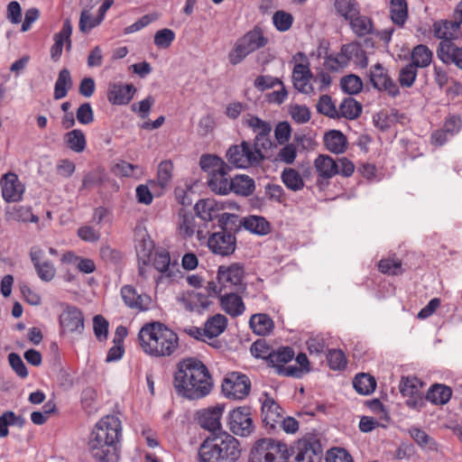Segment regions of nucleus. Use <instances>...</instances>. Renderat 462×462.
<instances>
[{
	"mask_svg": "<svg viewBox=\"0 0 462 462\" xmlns=\"http://www.w3.org/2000/svg\"><path fill=\"white\" fill-rule=\"evenodd\" d=\"M362 113V105L353 97L345 98L338 108L339 117L346 119H356Z\"/></svg>",
	"mask_w": 462,
	"mask_h": 462,
	"instance_id": "nucleus-42",
	"label": "nucleus"
},
{
	"mask_svg": "<svg viewBox=\"0 0 462 462\" xmlns=\"http://www.w3.org/2000/svg\"><path fill=\"white\" fill-rule=\"evenodd\" d=\"M317 111L329 118H339L338 110L336 108L332 98L328 95H322L317 105Z\"/></svg>",
	"mask_w": 462,
	"mask_h": 462,
	"instance_id": "nucleus-49",
	"label": "nucleus"
},
{
	"mask_svg": "<svg viewBox=\"0 0 462 462\" xmlns=\"http://www.w3.org/2000/svg\"><path fill=\"white\" fill-rule=\"evenodd\" d=\"M244 124L256 134L255 136L270 135L273 129L269 122L251 115L248 116V118L245 119Z\"/></svg>",
	"mask_w": 462,
	"mask_h": 462,
	"instance_id": "nucleus-46",
	"label": "nucleus"
},
{
	"mask_svg": "<svg viewBox=\"0 0 462 462\" xmlns=\"http://www.w3.org/2000/svg\"><path fill=\"white\" fill-rule=\"evenodd\" d=\"M231 191L243 197L253 194L255 185L254 180L247 175H237L231 180Z\"/></svg>",
	"mask_w": 462,
	"mask_h": 462,
	"instance_id": "nucleus-39",
	"label": "nucleus"
},
{
	"mask_svg": "<svg viewBox=\"0 0 462 462\" xmlns=\"http://www.w3.org/2000/svg\"><path fill=\"white\" fill-rule=\"evenodd\" d=\"M108 321L101 315H97L93 319V329L96 337L99 341L106 340L108 334Z\"/></svg>",
	"mask_w": 462,
	"mask_h": 462,
	"instance_id": "nucleus-62",
	"label": "nucleus"
},
{
	"mask_svg": "<svg viewBox=\"0 0 462 462\" xmlns=\"http://www.w3.org/2000/svg\"><path fill=\"white\" fill-rule=\"evenodd\" d=\"M324 142L327 149L334 153H342L347 146V140L338 130H332L325 134Z\"/></svg>",
	"mask_w": 462,
	"mask_h": 462,
	"instance_id": "nucleus-34",
	"label": "nucleus"
},
{
	"mask_svg": "<svg viewBox=\"0 0 462 462\" xmlns=\"http://www.w3.org/2000/svg\"><path fill=\"white\" fill-rule=\"evenodd\" d=\"M236 225V228L243 225L246 230L256 235L263 236L270 232L269 222L264 217L259 216H249L243 220H239L237 217Z\"/></svg>",
	"mask_w": 462,
	"mask_h": 462,
	"instance_id": "nucleus-29",
	"label": "nucleus"
},
{
	"mask_svg": "<svg viewBox=\"0 0 462 462\" xmlns=\"http://www.w3.org/2000/svg\"><path fill=\"white\" fill-rule=\"evenodd\" d=\"M381 273L388 275H400L402 273V262L399 259H382L378 263Z\"/></svg>",
	"mask_w": 462,
	"mask_h": 462,
	"instance_id": "nucleus-55",
	"label": "nucleus"
},
{
	"mask_svg": "<svg viewBox=\"0 0 462 462\" xmlns=\"http://www.w3.org/2000/svg\"><path fill=\"white\" fill-rule=\"evenodd\" d=\"M353 32L357 36H365L372 32L373 23L370 18L357 14L350 20Z\"/></svg>",
	"mask_w": 462,
	"mask_h": 462,
	"instance_id": "nucleus-50",
	"label": "nucleus"
},
{
	"mask_svg": "<svg viewBox=\"0 0 462 462\" xmlns=\"http://www.w3.org/2000/svg\"><path fill=\"white\" fill-rule=\"evenodd\" d=\"M282 180L288 189L294 191L301 189L304 186L301 176L294 169H285L282 171Z\"/></svg>",
	"mask_w": 462,
	"mask_h": 462,
	"instance_id": "nucleus-48",
	"label": "nucleus"
},
{
	"mask_svg": "<svg viewBox=\"0 0 462 462\" xmlns=\"http://www.w3.org/2000/svg\"><path fill=\"white\" fill-rule=\"evenodd\" d=\"M121 421L113 415L104 417L95 427L88 442L93 457L100 462H117Z\"/></svg>",
	"mask_w": 462,
	"mask_h": 462,
	"instance_id": "nucleus-2",
	"label": "nucleus"
},
{
	"mask_svg": "<svg viewBox=\"0 0 462 462\" xmlns=\"http://www.w3.org/2000/svg\"><path fill=\"white\" fill-rule=\"evenodd\" d=\"M228 165L223 166L217 169L214 172H210V177L208 180L209 189L219 195H226L231 189V180H228Z\"/></svg>",
	"mask_w": 462,
	"mask_h": 462,
	"instance_id": "nucleus-23",
	"label": "nucleus"
},
{
	"mask_svg": "<svg viewBox=\"0 0 462 462\" xmlns=\"http://www.w3.org/2000/svg\"><path fill=\"white\" fill-rule=\"evenodd\" d=\"M222 310L231 317H238L245 310L242 298L236 293H226L220 297Z\"/></svg>",
	"mask_w": 462,
	"mask_h": 462,
	"instance_id": "nucleus-27",
	"label": "nucleus"
},
{
	"mask_svg": "<svg viewBox=\"0 0 462 462\" xmlns=\"http://www.w3.org/2000/svg\"><path fill=\"white\" fill-rule=\"evenodd\" d=\"M229 430L237 436H249L254 430L253 420L249 408L239 407L229 414Z\"/></svg>",
	"mask_w": 462,
	"mask_h": 462,
	"instance_id": "nucleus-14",
	"label": "nucleus"
},
{
	"mask_svg": "<svg viewBox=\"0 0 462 462\" xmlns=\"http://www.w3.org/2000/svg\"><path fill=\"white\" fill-rule=\"evenodd\" d=\"M93 8L94 7L84 6L81 11L79 23V31L83 33H88L93 28L99 25V24H96L97 16L92 17V15H91L90 12Z\"/></svg>",
	"mask_w": 462,
	"mask_h": 462,
	"instance_id": "nucleus-54",
	"label": "nucleus"
},
{
	"mask_svg": "<svg viewBox=\"0 0 462 462\" xmlns=\"http://www.w3.org/2000/svg\"><path fill=\"white\" fill-rule=\"evenodd\" d=\"M329 367L332 370H341L346 365L345 354L338 349H330L327 355Z\"/></svg>",
	"mask_w": 462,
	"mask_h": 462,
	"instance_id": "nucleus-59",
	"label": "nucleus"
},
{
	"mask_svg": "<svg viewBox=\"0 0 462 462\" xmlns=\"http://www.w3.org/2000/svg\"><path fill=\"white\" fill-rule=\"evenodd\" d=\"M353 386L358 393L368 395L375 390L376 382L372 375L362 373L355 376Z\"/></svg>",
	"mask_w": 462,
	"mask_h": 462,
	"instance_id": "nucleus-41",
	"label": "nucleus"
},
{
	"mask_svg": "<svg viewBox=\"0 0 462 462\" xmlns=\"http://www.w3.org/2000/svg\"><path fill=\"white\" fill-rule=\"evenodd\" d=\"M231 223L228 227L221 228V231L213 233L208 239L209 250L221 256L231 255L236 247V238L232 233ZM237 228H234L236 230Z\"/></svg>",
	"mask_w": 462,
	"mask_h": 462,
	"instance_id": "nucleus-11",
	"label": "nucleus"
},
{
	"mask_svg": "<svg viewBox=\"0 0 462 462\" xmlns=\"http://www.w3.org/2000/svg\"><path fill=\"white\" fill-rule=\"evenodd\" d=\"M31 261L39 278L43 282H51L56 274L54 264L49 261H42L43 251L38 247H32L30 251Z\"/></svg>",
	"mask_w": 462,
	"mask_h": 462,
	"instance_id": "nucleus-21",
	"label": "nucleus"
},
{
	"mask_svg": "<svg viewBox=\"0 0 462 462\" xmlns=\"http://www.w3.org/2000/svg\"><path fill=\"white\" fill-rule=\"evenodd\" d=\"M411 437L414 441L426 451H437L438 443L433 438L427 434L423 430L420 428H411L409 430Z\"/></svg>",
	"mask_w": 462,
	"mask_h": 462,
	"instance_id": "nucleus-40",
	"label": "nucleus"
},
{
	"mask_svg": "<svg viewBox=\"0 0 462 462\" xmlns=\"http://www.w3.org/2000/svg\"><path fill=\"white\" fill-rule=\"evenodd\" d=\"M175 39V33L171 29H162L154 35V44L158 48L166 49L171 46Z\"/></svg>",
	"mask_w": 462,
	"mask_h": 462,
	"instance_id": "nucleus-61",
	"label": "nucleus"
},
{
	"mask_svg": "<svg viewBox=\"0 0 462 462\" xmlns=\"http://www.w3.org/2000/svg\"><path fill=\"white\" fill-rule=\"evenodd\" d=\"M212 386L209 371L200 360L189 357L177 364L173 387L179 396L192 401L199 400L207 396Z\"/></svg>",
	"mask_w": 462,
	"mask_h": 462,
	"instance_id": "nucleus-1",
	"label": "nucleus"
},
{
	"mask_svg": "<svg viewBox=\"0 0 462 462\" xmlns=\"http://www.w3.org/2000/svg\"><path fill=\"white\" fill-rule=\"evenodd\" d=\"M154 268L160 273H167L170 269L171 256L164 249L155 251L152 259Z\"/></svg>",
	"mask_w": 462,
	"mask_h": 462,
	"instance_id": "nucleus-57",
	"label": "nucleus"
},
{
	"mask_svg": "<svg viewBox=\"0 0 462 462\" xmlns=\"http://www.w3.org/2000/svg\"><path fill=\"white\" fill-rule=\"evenodd\" d=\"M340 86L344 92L350 95L358 94L363 89L361 79L354 74L343 77L340 81Z\"/></svg>",
	"mask_w": 462,
	"mask_h": 462,
	"instance_id": "nucleus-51",
	"label": "nucleus"
},
{
	"mask_svg": "<svg viewBox=\"0 0 462 462\" xmlns=\"http://www.w3.org/2000/svg\"><path fill=\"white\" fill-rule=\"evenodd\" d=\"M294 351L290 346H282L276 350H272L269 354L268 365L275 369L276 374L283 376H292L299 378L302 374V370L295 365L284 366L285 364L291 361L294 357Z\"/></svg>",
	"mask_w": 462,
	"mask_h": 462,
	"instance_id": "nucleus-10",
	"label": "nucleus"
},
{
	"mask_svg": "<svg viewBox=\"0 0 462 462\" xmlns=\"http://www.w3.org/2000/svg\"><path fill=\"white\" fill-rule=\"evenodd\" d=\"M226 208V203L217 201L214 199H199L194 206L196 215L203 221L209 222L217 219L220 228L228 227L231 223V229L236 228L237 216L229 213H220Z\"/></svg>",
	"mask_w": 462,
	"mask_h": 462,
	"instance_id": "nucleus-6",
	"label": "nucleus"
},
{
	"mask_svg": "<svg viewBox=\"0 0 462 462\" xmlns=\"http://www.w3.org/2000/svg\"><path fill=\"white\" fill-rule=\"evenodd\" d=\"M335 7L340 15L349 21L359 14L358 5L355 0H337Z\"/></svg>",
	"mask_w": 462,
	"mask_h": 462,
	"instance_id": "nucleus-47",
	"label": "nucleus"
},
{
	"mask_svg": "<svg viewBox=\"0 0 462 462\" xmlns=\"http://www.w3.org/2000/svg\"><path fill=\"white\" fill-rule=\"evenodd\" d=\"M432 60V51L423 44H419L411 51V62L416 68L428 67Z\"/></svg>",
	"mask_w": 462,
	"mask_h": 462,
	"instance_id": "nucleus-43",
	"label": "nucleus"
},
{
	"mask_svg": "<svg viewBox=\"0 0 462 462\" xmlns=\"http://www.w3.org/2000/svg\"><path fill=\"white\" fill-rule=\"evenodd\" d=\"M64 139L67 146L75 152H82L86 149V137L84 133L79 129L68 132Z\"/></svg>",
	"mask_w": 462,
	"mask_h": 462,
	"instance_id": "nucleus-44",
	"label": "nucleus"
},
{
	"mask_svg": "<svg viewBox=\"0 0 462 462\" xmlns=\"http://www.w3.org/2000/svg\"><path fill=\"white\" fill-rule=\"evenodd\" d=\"M72 87L73 81L69 70L68 69H62L59 72L58 79L54 85V99L59 100L65 97Z\"/></svg>",
	"mask_w": 462,
	"mask_h": 462,
	"instance_id": "nucleus-35",
	"label": "nucleus"
},
{
	"mask_svg": "<svg viewBox=\"0 0 462 462\" xmlns=\"http://www.w3.org/2000/svg\"><path fill=\"white\" fill-rule=\"evenodd\" d=\"M251 389V382L245 374L232 373L222 383L224 394L234 400H242L246 397Z\"/></svg>",
	"mask_w": 462,
	"mask_h": 462,
	"instance_id": "nucleus-12",
	"label": "nucleus"
},
{
	"mask_svg": "<svg viewBox=\"0 0 462 462\" xmlns=\"http://www.w3.org/2000/svg\"><path fill=\"white\" fill-rule=\"evenodd\" d=\"M272 350L264 339L256 340L250 347V351L254 357L265 359L267 363L269 362V354L272 353Z\"/></svg>",
	"mask_w": 462,
	"mask_h": 462,
	"instance_id": "nucleus-63",
	"label": "nucleus"
},
{
	"mask_svg": "<svg viewBox=\"0 0 462 462\" xmlns=\"http://www.w3.org/2000/svg\"><path fill=\"white\" fill-rule=\"evenodd\" d=\"M417 77V68L413 64H407L399 72V83L402 88H411Z\"/></svg>",
	"mask_w": 462,
	"mask_h": 462,
	"instance_id": "nucleus-56",
	"label": "nucleus"
},
{
	"mask_svg": "<svg viewBox=\"0 0 462 462\" xmlns=\"http://www.w3.org/2000/svg\"><path fill=\"white\" fill-rule=\"evenodd\" d=\"M180 234L185 237H191L196 232V218L190 212H186L183 208L180 210ZM199 240L204 239L205 236L201 230H197Z\"/></svg>",
	"mask_w": 462,
	"mask_h": 462,
	"instance_id": "nucleus-28",
	"label": "nucleus"
},
{
	"mask_svg": "<svg viewBox=\"0 0 462 462\" xmlns=\"http://www.w3.org/2000/svg\"><path fill=\"white\" fill-rule=\"evenodd\" d=\"M340 51L342 55L346 57L350 62L352 60L360 66L365 68L367 66V57L365 51L361 48L357 42H351L342 45Z\"/></svg>",
	"mask_w": 462,
	"mask_h": 462,
	"instance_id": "nucleus-36",
	"label": "nucleus"
},
{
	"mask_svg": "<svg viewBox=\"0 0 462 462\" xmlns=\"http://www.w3.org/2000/svg\"><path fill=\"white\" fill-rule=\"evenodd\" d=\"M226 163L219 157L211 154H204L199 160L201 169L204 171H211V172L220 169V167L226 166Z\"/></svg>",
	"mask_w": 462,
	"mask_h": 462,
	"instance_id": "nucleus-60",
	"label": "nucleus"
},
{
	"mask_svg": "<svg viewBox=\"0 0 462 462\" xmlns=\"http://www.w3.org/2000/svg\"><path fill=\"white\" fill-rule=\"evenodd\" d=\"M136 89L132 84L110 83L107 89V100L112 105H127L134 97Z\"/></svg>",
	"mask_w": 462,
	"mask_h": 462,
	"instance_id": "nucleus-22",
	"label": "nucleus"
},
{
	"mask_svg": "<svg viewBox=\"0 0 462 462\" xmlns=\"http://www.w3.org/2000/svg\"><path fill=\"white\" fill-rule=\"evenodd\" d=\"M268 39L263 35L261 28L255 26L237 40L234 49L228 54L229 62L237 65L242 62L250 53L263 48Z\"/></svg>",
	"mask_w": 462,
	"mask_h": 462,
	"instance_id": "nucleus-7",
	"label": "nucleus"
},
{
	"mask_svg": "<svg viewBox=\"0 0 462 462\" xmlns=\"http://www.w3.org/2000/svg\"><path fill=\"white\" fill-rule=\"evenodd\" d=\"M282 417V409L281 406L271 397H265L262 404V418L263 422L266 427L275 429L281 421Z\"/></svg>",
	"mask_w": 462,
	"mask_h": 462,
	"instance_id": "nucleus-24",
	"label": "nucleus"
},
{
	"mask_svg": "<svg viewBox=\"0 0 462 462\" xmlns=\"http://www.w3.org/2000/svg\"><path fill=\"white\" fill-rule=\"evenodd\" d=\"M290 115L298 124H305L310 121L311 113L309 107L301 105H293L290 108Z\"/></svg>",
	"mask_w": 462,
	"mask_h": 462,
	"instance_id": "nucleus-64",
	"label": "nucleus"
},
{
	"mask_svg": "<svg viewBox=\"0 0 462 462\" xmlns=\"http://www.w3.org/2000/svg\"><path fill=\"white\" fill-rule=\"evenodd\" d=\"M121 296L127 307L138 311L147 310L152 303V299L148 294L137 293L131 285H125L121 288Z\"/></svg>",
	"mask_w": 462,
	"mask_h": 462,
	"instance_id": "nucleus-20",
	"label": "nucleus"
},
{
	"mask_svg": "<svg viewBox=\"0 0 462 462\" xmlns=\"http://www.w3.org/2000/svg\"><path fill=\"white\" fill-rule=\"evenodd\" d=\"M422 384L416 377H402L399 390L403 396L408 397L405 404L415 410H420L424 405V398L420 393Z\"/></svg>",
	"mask_w": 462,
	"mask_h": 462,
	"instance_id": "nucleus-15",
	"label": "nucleus"
},
{
	"mask_svg": "<svg viewBox=\"0 0 462 462\" xmlns=\"http://www.w3.org/2000/svg\"><path fill=\"white\" fill-rule=\"evenodd\" d=\"M60 325L64 331L81 334L84 330L82 311L75 306L66 304L60 315Z\"/></svg>",
	"mask_w": 462,
	"mask_h": 462,
	"instance_id": "nucleus-16",
	"label": "nucleus"
},
{
	"mask_svg": "<svg viewBox=\"0 0 462 462\" xmlns=\"http://www.w3.org/2000/svg\"><path fill=\"white\" fill-rule=\"evenodd\" d=\"M390 16L392 22L399 26L403 27L408 19V4L406 0H391L390 2Z\"/></svg>",
	"mask_w": 462,
	"mask_h": 462,
	"instance_id": "nucleus-38",
	"label": "nucleus"
},
{
	"mask_svg": "<svg viewBox=\"0 0 462 462\" xmlns=\"http://www.w3.org/2000/svg\"><path fill=\"white\" fill-rule=\"evenodd\" d=\"M2 196L6 202H17L22 199L24 187L14 172L5 173L1 180Z\"/></svg>",
	"mask_w": 462,
	"mask_h": 462,
	"instance_id": "nucleus-18",
	"label": "nucleus"
},
{
	"mask_svg": "<svg viewBox=\"0 0 462 462\" xmlns=\"http://www.w3.org/2000/svg\"><path fill=\"white\" fill-rule=\"evenodd\" d=\"M240 456L239 441L226 431L208 438L199 449L200 462H236Z\"/></svg>",
	"mask_w": 462,
	"mask_h": 462,
	"instance_id": "nucleus-4",
	"label": "nucleus"
},
{
	"mask_svg": "<svg viewBox=\"0 0 462 462\" xmlns=\"http://www.w3.org/2000/svg\"><path fill=\"white\" fill-rule=\"evenodd\" d=\"M6 214L11 219L22 222L37 223L39 218L32 213L30 207L14 206L6 210Z\"/></svg>",
	"mask_w": 462,
	"mask_h": 462,
	"instance_id": "nucleus-45",
	"label": "nucleus"
},
{
	"mask_svg": "<svg viewBox=\"0 0 462 462\" xmlns=\"http://www.w3.org/2000/svg\"><path fill=\"white\" fill-rule=\"evenodd\" d=\"M222 415V409L216 407L213 409L203 410L199 413V424L211 431L213 436L217 434L220 430V418Z\"/></svg>",
	"mask_w": 462,
	"mask_h": 462,
	"instance_id": "nucleus-26",
	"label": "nucleus"
},
{
	"mask_svg": "<svg viewBox=\"0 0 462 462\" xmlns=\"http://www.w3.org/2000/svg\"><path fill=\"white\" fill-rule=\"evenodd\" d=\"M312 78V73L309 65L302 63L296 64L292 71V79L294 88L301 93L308 94L312 91V87L310 81Z\"/></svg>",
	"mask_w": 462,
	"mask_h": 462,
	"instance_id": "nucleus-25",
	"label": "nucleus"
},
{
	"mask_svg": "<svg viewBox=\"0 0 462 462\" xmlns=\"http://www.w3.org/2000/svg\"><path fill=\"white\" fill-rule=\"evenodd\" d=\"M460 25V22L456 19L454 21L435 22L433 24L434 36L442 41H452L456 37Z\"/></svg>",
	"mask_w": 462,
	"mask_h": 462,
	"instance_id": "nucleus-30",
	"label": "nucleus"
},
{
	"mask_svg": "<svg viewBox=\"0 0 462 462\" xmlns=\"http://www.w3.org/2000/svg\"><path fill=\"white\" fill-rule=\"evenodd\" d=\"M138 340L143 352L155 357L171 356L179 349L178 335L161 322L144 325Z\"/></svg>",
	"mask_w": 462,
	"mask_h": 462,
	"instance_id": "nucleus-3",
	"label": "nucleus"
},
{
	"mask_svg": "<svg viewBox=\"0 0 462 462\" xmlns=\"http://www.w3.org/2000/svg\"><path fill=\"white\" fill-rule=\"evenodd\" d=\"M452 395L450 387L435 383L428 391L426 399L434 404L443 405L448 402Z\"/></svg>",
	"mask_w": 462,
	"mask_h": 462,
	"instance_id": "nucleus-37",
	"label": "nucleus"
},
{
	"mask_svg": "<svg viewBox=\"0 0 462 462\" xmlns=\"http://www.w3.org/2000/svg\"><path fill=\"white\" fill-rule=\"evenodd\" d=\"M288 444L272 438H263L253 445L248 462H288Z\"/></svg>",
	"mask_w": 462,
	"mask_h": 462,
	"instance_id": "nucleus-5",
	"label": "nucleus"
},
{
	"mask_svg": "<svg viewBox=\"0 0 462 462\" xmlns=\"http://www.w3.org/2000/svg\"><path fill=\"white\" fill-rule=\"evenodd\" d=\"M314 166L322 179H331L337 173L336 161L329 155H319L314 162Z\"/></svg>",
	"mask_w": 462,
	"mask_h": 462,
	"instance_id": "nucleus-33",
	"label": "nucleus"
},
{
	"mask_svg": "<svg viewBox=\"0 0 462 462\" xmlns=\"http://www.w3.org/2000/svg\"><path fill=\"white\" fill-rule=\"evenodd\" d=\"M228 162L236 168H247L265 159L264 154L253 152L251 144L243 141L239 145H232L226 152Z\"/></svg>",
	"mask_w": 462,
	"mask_h": 462,
	"instance_id": "nucleus-9",
	"label": "nucleus"
},
{
	"mask_svg": "<svg viewBox=\"0 0 462 462\" xmlns=\"http://www.w3.org/2000/svg\"><path fill=\"white\" fill-rule=\"evenodd\" d=\"M249 325L252 330L260 336L269 335L274 328L273 319L264 313L252 315L249 320Z\"/></svg>",
	"mask_w": 462,
	"mask_h": 462,
	"instance_id": "nucleus-31",
	"label": "nucleus"
},
{
	"mask_svg": "<svg viewBox=\"0 0 462 462\" xmlns=\"http://www.w3.org/2000/svg\"><path fill=\"white\" fill-rule=\"evenodd\" d=\"M114 171L122 177H138L143 174V169L139 165L122 161L116 164Z\"/></svg>",
	"mask_w": 462,
	"mask_h": 462,
	"instance_id": "nucleus-53",
	"label": "nucleus"
},
{
	"mask_svg": "<svg viewBox=\"0 0 462 462\" xmlns=\"http://www.w3.org/2000/svg\"><path fill=\"white\" fill-rule=\"evenodd\" d=\"M173 164L171 161H162L158 166V181L162 188L166 187L172 178Z\"/></svg>",
	"mask_w": 462,
	"mask_h": 462,
	"instance_id": "nucleus-58",
	"label": "nucleus"
},
{
	"mask_svg": "<svg viewBox=\"0 0 462 462\" xmlns=\"http://www.w3.org/2000/svg\"><path fill=\"white\" fill-rule=\"evenodd\" d=\"M227 322V318L222 314H216L210 317L205 323V336L208 338L218 337L226 330Z\"/></svg>",
	"mask_w": 462,
	"mask_h": 462,
	"instance_id": "nucleus-32",
	"label": "nucleus"
},
{
	"mask_svg": "<svg viewBox=\"0 0 462 462\" xmlns=\"http://www.w3.org/2000/svg\"><path fill=\"white\" fill-rule=\"evenodd\" d=\"M438 58L447 65H455L462 69V47L452 41H441L437 50Z\"/></svg>",
	"mask_w": 462,
	"mask_h": 462,
	"instance_id": "nucleus-19",
	"label": "nucleus"
},
{
	"mask_svg": "<svg viewBox=\"0 0 462 462\" xmlns=\"http://www.w3.org/2000/svg\"><path fill=\"white\" fill-rule=\"evenodd\" d=\"M273 23L277 31L287 32L292 25L293 17L290 13L280 10L273 14Z\"/></svg>",
	"mask_w": 462,
	"mask_h": 462,
	"instance_id": "nucleus-52",
	"label": "nucleus"
},
{
	"mask_svg": "<svg viewBox=\"0 0 462 462\" xmlns=\"http://www.w3.org/2000/svg\"><path fill=\"white\" fill-rule=\"evenodd\" d=\"M244 275V266L240 263H232L228 267L221 265L217 271V280L220 283H230L239 291L246 289V284L243 282Z\"/></svg>",
	"mask_w": 462,
	"mask_h": 462,
	"instance_id": "nucleus-17",
	"label": "nucleus"
},
{
	"mask_svg": "<svg viewBox=\"0 0 462 462\" xmlns=\"http://www.w3.org/2000/svg\"><path fill=\"white\" fill-rule=\"evenodd\" d=\"M371 85L379 91H385L392 97L400 94L399 87L391 79L386 69L380 63L372 66L369 71Z\"/></svg>",
	"mask_w": 462,
	"mask_h": 462,
	"instance_id": "nucleus-13",
	"label": "nucleus"
},
{
	"mask_svg": "<svg viewBox=\"0 0 462 462\" xmlns=\"http://www.w3.org/2000/svg\"><path fill=\"white\" fill-rule=\"evenodd\" d=\"M288 462H320L323 450L319 439H303L289 446Z\"/></svg>",
	"mask_w": 462,
	"mask_h": 462,
	"instance_id": "nucleus-8",
	"label": "nucleus"
}]
</instances>
